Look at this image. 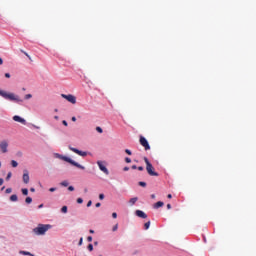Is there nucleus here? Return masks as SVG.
I'll return each instance as SVG.
<instances>
[{
	"label": "nucleus",
	"mask_w": 256,
	"mask_h": 256,
	"mask_svg": "<svg viewBox=\"0 0 256 256\" xmlns=\"http://www.w3.org/2000/svg\"><path fill=\"white\" fill-rule=\"evenodd\" d=\"M0 97H3V99H6L7 101H12L13 103H18L19 105L23 103V99L21 97L13 92H7L5 90L0 89Z\"/></svg>",
	"instance_id": "obj_1"
},
{
	"label": "nucleus",
	"mask_w": 256,
	"mask_h": 256,
	"mask_svg": "<svg viewBox=\"0 0 256 256\" xmlns=\"http://www.w3.org/2000/svg\"><path fill=\"white\" fill-rule=\"evenodd\" d=\"M55 159H60V161H65L66 163H69L70 165H73V167H77V169H81L82 171H85V166L79 164L78 162H75V160L63 156V154L54 153Z\"/></svg>",
	"instance_id": "obj_2"
},
{
	"label": "nucleus",
	"mask_w": 256,
	"mask_h": 256,
	"mask_svg": "<svg viewBox=\"0 0 256 256\" xmlns=\"http://www.w3.org/2000/svg\"><path fill=\"white\" fill-rule=\"evenodd\" d=\"M51 224H38L32 231L35 235H45L49 229H52Z\"/></svg>",
	"instance_id": "obj_3"
},
{
	"label": "nucleus",
	"mask_w": 256,
	"mask_h": 256,
	"mask_svg": "<svg viewBox=\"0 0 256 256\" xmlns=\"http://www.w3.org/2000/svg\"><path fill=\"white\" fill-rule=\"evenodd\" d=\"M144 161L146 163L147 173L150 174L151 177H159V173L155 172V168L153 167V164H151V162H149V159H147V157H145Z\"/></svg>",
	"instance_id": "obj_4"
},
{
	"label": "nucleus",
	"mask_w": 256,
	"mask_h": 256,
	"mask_svg": "<svg viewBox=\"0 0 256 256\" xmlns=\"http://www.w3.org/2000/svg\"><path fill=\"white\" fill-rule=\"evenodd\" d=\"M97 165L100 171H102L105 175H109V169H107V166H106L107 162L99 160L97 161Z\"/></svg>",
	"instance_id": "obj_5"
},
{
	"label": "nucleus",
	"mask_w": 256,
	"mask_h": 256,
	"mask_svg": "<svg viewBox=\"0 0 256 256\" xmlns=\"http://www.w3.org/2000/svg\"><path fill=\"white\" fill-rule=\"evenodd\" d=\"M8 147H9V140H1L0 141L1 153H8L9 152Z\"/></svg>",
	"instance_id": "obj_6"
},
{
	"label": "nucleus",
	"mask_w": 256,
	"mask_h": 256,
	"mask_svg": "<svg viewBox=\"0 0 256 256\" xmlns=\"http://www.w3.org/2000/svg\"><path fill=\"white\" fill-rule=\"evenodd\" d=\"M61 97L63 99H66V101H68L69 103H72V105H75V103H77V98L72 94H61Z\"/></svg>",
	"instance_id": "obj_7"
},
{
	"label": "nucleus",
	"mask_w": 256,
	"mask_h": 256,
	"mask_svg": "<svg viewBox=\"0 0 256 256\" xmlns=\"http://www.w3.org/2000/svg\"><path fill=\"white\" fill-rule=\"evenodd\" d=\"M68 149H70V151H73V153H76V155H80V157H87V152H83L77 148L68 146Z\"/></svg>",
	"instance_id": "obj_8"
},
{
	"label": "nucleus",
	"mask_w": 256,
	"mask_h": 256,
	"mask_svg": "<svg viewBox=\"0 0 256 256\" xmlns=\"http://www.w3.org/2000/svg\"><path fill=\"white\" fill-rule=\"evenodd\" d=\"M140 144L142 145V147L145 148L146 151H149V149H151V146H149V142L143 136L140 137Z\"/></svg>",
	"instance_id": "obj_9"
},
{
	"label": "nucleus",
	"mask_w": 256,
	"mask_h": 256,
	"mask_svg": "<svg viewBox=\"0 0 256 256\" xmlns=\"http://www.w3.org/2000/svg\"><path fill=\"white\" fill-rule=\"evenodd\" d=\"M13 121H16L17 123H21L22 125H27V120L25 118H22L21 116L15 115L13 116Z\"/></svg>",
	"instance_id": "obj_10"
},
{
	"label": "nucleus",
	"mask_w": 256,
	"mask_h": 256,
	"mask_svg": "<svg viewBox=\"0 0 256 256\" xmlns=\"http://www.w3.org/2000/svg\"><path fill=\"white\" fill-rule=\"evenodd\" d=\"M29 171L28 170H23V176H22V181L27 185L29 183Z\"/></svg>",
	"instance_id": "obj_11"
},
{
	"label": "nucleus",
	"mask_w": 256,
	"mask_h": 256,
	"mask_svg": "<svg viewBox=\"0 0 256 256\" xmlns=\"http://www.w3.org/2000/svg\"><path fill=\"white\" fill-rule=\"evenodd\" d=\"M135 215L137 217H140V219H147V214L143 212L142 210H136Z\"/></svg>",
	"instance_id": "obj_12"
},
{
	"label": "nucleus",
	"mask_w": 256,
	"mask_h": 256,
	"mask_svg": "<svg viewBox=\"0 0 256 256\" xmlns=\"http://www.w3.org/2000/svg\"><path fill=\"white\" fill-rule=\"evenodd\" d=\"M137 201H139L138 197H133L129 200V205L130 207H133V205H135V203H137Z\"/></svg>",
	"instance_id": "obj_13"
},
{
	"label": "nucleus",
	"mask_w": 256,
	"mask_h": 256,
	"mask_svg": "<svg viewBox=\"0 0 256 256\" xmlns=\"http://www.w3.org/2000/svg\"><path fill=\"white\" fill-rule=\"evenodd\" d=\"M19 254L20 255H26V256H35L31 252H27V251H24V250H20Z\"/></svg>",
	"instance_id": "obj_14"
},
{
	"label": "nucleus",
	"mask_w": 256,
	"mask_h": 256,
	"mask_svg": "<svg viewBox=\"0 0 256 256\" xmlns=\"http://www.w3.org/2000/svg\"><path fill=\"white\" fill-rule=\"evenodd\" d=\"M165 203L158 201L156 204H154V209H159V207H163Z\"/></svg>",
	"instance_id": "obj_15"
},
{
	"label": "nucleus",
	"mask_w": 256,
	"mask_h": 256,
	"mask_svg": "<svg viewBox=\"0 0 256 256\" xmlns=\"http://www.w3.org/2000/svg\"><path fill=\"white\" fill-rule=\"evenodd\" d=\"M18 200H19V198L17 197V194H13V195L10 196V201L16 202Z\"/></svg>",
	"instance_id": "obj_16"
},
{
	"label": "nucleus",
	"mask_w": 256,
	"mask_h": 256,
	"mask_svg": "<svg viewBox=\"0 0 256 256\" xmlns=\"http://www.w3.org/2000/svg\"><path fill=\"white\" fill-rule=\"evenodd\" d=\"M25 203H27V205H31V203H33V198L27 197V198L25 199Z\"/></svg>",
	"instance_id": "obj_17"
},
{
	"label": "nucleus",
	"mask_w": 256,
	"mask_h": 256,
	"mask_svg": "<svg viewBox=\"0 0 256 256\" xmlns=\"http://www.w3.org/2000/svg\"><path fill=\"white\" fill-rule=\"evenodd\" d=\"M62 187H69V182L67 180H64L60 183Z\"/></svg>",
	"instance_id": "obj_18"
},
{
	"label": "nucleus",
	"mask_w": 256,
	"mask_h": 256,
	"mask_svg": "<svg viewBox=\"0 0 256 256\" xmlns=\"http://www.w3.org/2000/svg\"><path fill=\"white\" fill-rule=\"evenodd\" d=\"M11 166L14 167V168H15V167H18V166H19V163H17V161H15V160H12V161H11Z\"/></svg>",
	"instance_id": "obj_19"
},
{
	"label": "nucleus",
	"mask_w": 256,
	"mask_h": 256,
	"mask_svg": "<svg viewBox=\"0 0 256 256\" xmlns=\"http://www.w3.org/2000/svg\"><path fill=\"white\" fill-rule=\"evenodd\" d=\"M21 191L23 195H29V190L27 188H23Z\"/></svg>",
	"instance_id": "obj_20"
},
{
	"label": "nucleus",
	"mask_w": 256,
	"mask_h": 256,
	"mask_svg": "<svg viewBox=\"0 0 256 256\" xmlns=\"http://www.w3.org/2000/svg\"><path fill=\"white\" fill-rule=\"evenodd\" d=\"M149 227H151V222L150 221H148V222H146L145 224H144V229H149Z\"/></svg>",
	"instance_id": "obj_21"
},
{
	"label": "nucleus",
	"mask_w": 256,
	"mask_h": 256,
	"mask_svg": "<svg viewBox=\"0 0 256 256\" xmlns=\"http://www.w3.org/2000/svg\"><path fill=\"white\" fill-rule=\"evenodd\" d=\"M11 177H13V173L8 172V174L6 176V181H9V179H11Z\"/></svg>",
	"instance_id": "obj_22"
},
{
	"label": "nucleus",
	"mask_w": 256,
	"mask_h": 256,
	"mask_svg": "<svg viewBox=\"0 0 256 256\" xmlns=\"http://www.w3.org/2000/svg\"><path fill=\"white\" fill-rule=\"evenodd\" d=\"M32 97H33L32 94H26V95L24 96V99L29 100V99H32Z\"/></svg>",
	"instance_id": "obj_23"
},
{
	"label": "nucleus",
	"mask_w": 256,
	"mask_h": 256,
	"mask_svg": "<svg viewBox=\"0 0 256 256\" xmlns=\"http://www.w3.org/2000/svg\"><path fill=\"white\" fill-rule=\"evenodd\" d=\"M67 211H68L67 206H63V207L61 208V212H62V213H67Z\"/></svg>",
	"instance_id": "obj_24"
},
{
	"label": "nucleus",
	"mask_w": 256,
	"mask_h": 256,
	"mask_svg": "<svg viewBox=\"0 0 256 256\" xmlns=\"http://www.w3.org/2000/svg\"><path fill=\"white\" fill-rule=\"evenodd\" d=\"M96 131H97V133H103V128L97 126Z\"/></svg>",
	"instance_id": "obj_25"
},
{
	"label": "nucleus",
	"mask_w": 256,
	"mask_h": 256,
	"mask_svg": "<svg viewBox=\"0 0 256 256\" xmlns=\"http://www.w3.org/2000/svg\"><path fill=\"white\" fill-rule=\"evenodd\" d=\"M16 157H19V158L23 157V152L22 151H18L16 153Z\"/></svg>",
	"instance_id": "obj_26"
},
{
	"label": "nucleus",
	"mask_w": 256,
	"mask_h": 256,
	"mask_svg": "<svg viewBox=\"0 0 256 256\" xmlns=\"http://www.w3.org/2000/svg\"><path fill=\"white\" fill-rule=\"evenodd\" d=\"M5 193L9 194V193H13V189L12 188H7L5 190Z\"/></svg>",
	"instance_id": "obj_27"
},
{
	"label": "nucleus",
	"mask_w": 256,
	"mask_h": 256,
	"mask_svg": "<svg viewBox=\"0 0 256 256\" xmlns=\"http://www.w3.org/2000/svg\"><path fill=\"white\" fill-rule=\"evenodd\" d=\"M87 249H88V251H93V244H89V245L87 246Z\"/></svg>",
	"instance_id": "obj_28"
},
{
	"label": "nucleus",
	"mask_w": 256,
	"mask_h": 256,
	"mask_svg": "<svg viewBox=\"0 0 256 256\" xmlns=\"http://www.w3.org/2000/svg\"><path fill=\"white\" fill-rule=\"evenodd\" d=\"M21 52L24 53V55H26V57H28V59L31 60V56H30L27 52H25V51H23V50H21Z\"/></svg>",
	"instance_id": "obj_29"
},
{
	"label": "nucleus",
	"mask_w": 256,
	"mask_h": 256,
	"mask_svg": "<svg viewBox=\"0 0 256 256\" xmlns=\"http://www.w3.org/2000/svg\"><path fill=\"white\" fill-rule=\"evenodd\" d=\"M140 187H147V183L145 182H139Z\"/></svg>",
	"instance_id": "obj_30"
},
{
	"label": "nucleus",
	"mask_w": 256,
	"mask_h": 256,
	"mask_svg": "<svg viewBox=\"0 0 256 256\" xmlns=\"http://www.w3.org/2000/svg\"><path fill=\"white\" fill-rule=\"evenodd\" d=\"M99 199L100 201H103V199H105V194H99Z\"/></svg>",
	"instance_id": "obj_31"
},
{
	"label": "nucleus",
	"mask_w": 256,
	"mask_h": 256,
	"mask_svg": "<svg viewBox=\"0 0 256 256\" xmlns=\"http://www.w3.org/2000/svg\"><path fill=\"white\" fill-rule=\"evenodd\" d=\"M117 229H119V226L116 224L113 226L112 231H117Z\"/></svg>",
	"instance_id": "obj_32"
},
{
	"label": "nucleus",
	"mask_w": 256,
	"mask_h": 256,
	"mask_svg": "<svg viewBox=\"0 0 256 256\" xmlns=\"http://www.w3.org/2000/svg\"><path fill=\"white\" fill-rule=\"evenodd\" d=\"M125 153H126L127 155H132V152H131V150H129V149H126V150H125Z\"/></svg>",
	"instance_id": "obj_33"
},
{
	"label": "nucleus",
	"mask_w": 256,
	"mask_h": 256,
	"mask_svg": "<svg viewBox=\"0 0 256 256\" xmlns=\"http://www.w3.org/2000/svg\"><path fill=\"white\" fill-rule=\"evenodd\" d=\"M49 191L50 193H55V191H57V188H50Z\"/></svg>",
	"instance_id": "obj_34"
},
{
	"label": "nucleus",
	"mask_w": 256,
	"mask_h": 256,
	"mask_svg": "<svg viewBox=\"0 0 256 256\" xmlns=\"http://www.w3.org/2000/svg\"><path fill=\"white\" fill-rule=\"evenodd\" d=\"M76 201L81 205V203H83V198H78Z\"/></svg>",
	"instance_id": "obj_35"
},
{
	"label": "nucleus",
	"mask_w": 256,
	"mask_h": 256,
	"mask_svg": "<svg viewBox=\"0 0 256 256\" xmlns=\"http://www.w3.org/2000/svg\"><path fill=\"white\" fill-rule=\"evenodd\" d=\"M87 241H88L89 243H91V241H93V237H92V236H88V237H87Z\"/></svg>",
	"instance_id": "obj_36"
},
{
	"label": "nucleus",
	"mask_w": 256,
	"mask_h": 256,
	"mask_svg": "<svg viewBox=\"0 0 256 256\" xmlns=\"http://www.w3.org/2000/svg\"><path fill=\"white\" fill-rule=\"evenodd\" d=\"M5 77H6V79H11V74L5 73Z\"/></svg>",
	"instance_id": "obj_37"
},
{
	"label": "nucleus",
	"mask_w": 256,
	"mask_h": 256,
	"mask_svg": "<svg viewBox=\"0 0 256 256\" xmlns=\"http://www.w3.org/2000/svg\"><path fill=\"white\" fill-rule=\"evenodd\" d=\"M68 191H75V187L69 186V187H68Z\"/></svg>",
	"instance_id": "obj_38"
},
{
	"label": "nucleus",
	"mask_w": 256,
	"mask_h": 256,
	"mask_svg": "<svg viewBox=\"0 0 256 256\" xmlns=\"http://www.w3.org/2000/svg\"><path fill=\"white\" fill-rule=\"evenodd\" d=\"M91 205H93V202L91 200H89L87 203V207H91Z\"/></svg>",
	"instance_id": "obj_39"
},
{
	"label": "nucleus",
	"mask_w": 256,
	"mask_h": 256,
	"mask_svg": "<svg viewBox=\"0 0 256 256\" xmlns=\"http://www.w3.org/2000/svg\"><path fill=\"white\" fill-rule=\"evenodd\" d=\"M78 245L81 246L83 245V238H80L79 242H78Z\"/></svg>",
	"instance_id": "obj_40"
},
{
	"label": "nucleus",
	"mask_w": 256,
	"mask_h": 256,
	"mask_svg": "<svg viewBox=\"0 0 256 256\" xmlns=\"http://www.w3.org/2000/svg\"><path fill=\"white\" fill-rule=\"evenodd\" d=\"M32 127H34V129H41V127L35 125V124H32Z\"/></svg>",
	"instance_id": "obj_41"
},
{
	"label": "nucleus",
	"mask_w": 256,
	"mask_h": 256,
	"mask_svg": "<svg viewBox=\"0 0 256 256\" xmlns=\"http://www.w3.org/2000/svg\"><path fill=\"white\" fill-rule=\"evenodd\" d=\"M126 163H131V158H125Z\"/></svg>",
	"instance_id": "obj_42"
},
{
	"label": "nucleus",
	"mask_w": 256,
	"mask_h": 256,
	"mask_svg": "<svg viewBox=\"0 0 256 256\" xmlns=\"http://www.w3.org/2000/svg\"><path fill=\"white\" fill-rule=\"evenodd\" d=\"M3 183H5V180H3V178H0V187L1 185H3Z\"/></svg>",
	"instance_id": "obj_43"
},
{
	"label": "nucleus",
	"mask_w": 256,
	"mask_h": 256,
	"mask_svg": "<svg viewBox=\"0 0 256 256\" xmlns=\"http://www.w3.org/2000/svg\"><path fill=\"white\" fill-rule=\"evenodd\" d=\"M113 219H117V214L115 212L112 213Z\"/></svg>",
	"instance_id": "obj_44"
},
{
	"label": "nucleus",
	"mask_w": 256,
	"mask_h": 256,
	"mask_svg": "<svg viewBox=\"0 0 256 256\" xmlns=\"http://www.w3.org/2000/svg\"><path fill=\"white\" fill-rule=\"evenodd\" d=\"M62 124L67 127V125H69L65 120L62 121Z\"/></svg>",
	"instance_id": "obj_45"
},
{
	"label": "nucleus",
	"mask_w": 256,
	"mask_h": 256,
	"mask_svg": "<svg viewBox=\"0 0 256 256\" xmlns=\"http://www.w3.org/2000/svg\"><path fill=\"white\" fill-rule=\"evenodd\" d=\"M167 198H168V199H173V195L168 194V195H167Z\"/></svg>",
	"instance_id": "obj_46"
},
{
	"label": "nucleus",
	"mask_w": 256,
	"mask_h": 256,
	"mask_svg": "<svg viewBox=\"0 0 256 256\" xmlns=\"http://www.w3.org/2000/svg\"><path fill=\"white\" fill-rule=\"evenodd\" d=\"M71 120H72L73 122H75V121H77V118H76L75 116H73V117L71 118Z\"/></svg>",
	"instance_id": "obj_47"
},
{
	"label": "nucleus",
	"mask_w": 256,
	"mask_h": 256,
	"mask_svg": "<svg viewBox=\"0 0 256 256\" xmlns=\"http://www.w3.org/2000/svg\"><path fill=\"white\" fill-rule=\"evenodd\" d=\"M123 171H129V167H127V166L124 167V168H123Z\"/></svg>",
	"instance_id": "obj_48"
},
{
	"label": "nucleus",
	"mask_w": 256,
	"mask_h": 256,
	"mask_svg": "<svg viewBox=\"0 0 256 256\" xmlns=\"http://www.w3.org/2000/svg\"><path fill=\"white\" fill-rule=\"evenodd\" d=\"M143 166L138 167V171H143Z\"/></svg>",
	"instance_id": "obj_49"
},
{
	"label": "nucleus",
	"mask_w": 256,
	"mask_h": 256,
	"mask_svg": "<svg viewBox=\"0 0 256 256\" xmlns=\"http://www.w3.org/2000/svg\"><path fill=\"white\" fill-rule=\"evenodd\" d=\"M31 193H35V188H30Z\"/></svg>",
	"instance_id": "obj_50"
},
{
	"label": "nucleus",
	"mask_w": 256,
	"mask_h": 256,
	"mask_svg": "<svg viewBox=\"0 0 256 256\" xmlns=\"http://www.w3.org/2000/svg\"><path fill=\"white\" fill-rule=\"evenodd\" d=\"M54 119H55L56 121H59V116H54Z\"/></svg>",
	"instance_id": "obj_51"
},
{
	"label": "nucleus",
	"mask_w": 256,
	"mask_h": 256,
	"mask_svg": "<svg viewBox=\"0 0 256 256\" xmlns=\"http://www.w3.org/2000/svg\"><path fill=\"white\" fill-rule=\"evenodd\" d=\"M38 209H43V204H40V205L38 206Z\"/></svg>",
	"instance_id": "obj_52"
},
{
	"label": "nucleus",
	"mask_w": 256,
	"mask_h": 256,
	"mask_svg": "<svg viewBox=\"0 0 256 256\" xmlns=\"http://www.w3.org/2000/svg\"><path fill=\"white\" fill-rule=\"evenodd\" d=\"M0 65H3V58H0Z\"/></svg>",
	"instance_id": "obj_53"
},
{
	"label": "nucleus",
	"mask_w": 256,
	"mask_h": 256,
	"mask_svg": "<svg viewBox=\"0 0 256 256\" xmlns=\"http://www.w3.org/2000/svg\"><path fill=\"white\" fill-rule=\"evenodd\" d=\"M89 189L84 188V193H88Z\"/></svg>",
	"instance_id": "obj_54"
},
{
	"label": "nucleus",
	"mask_w": 256,
	"mask_h": 256,
	"mask_svg": "<svg viewBox=\"0 0 256 256\" xmlns=\"http://www.w3.org/2000/svg\"><path fill=\"white\" fill-rule=\"evenodd\" d=\"M96 207H101V203H96Z\"/></svg>",
	"instance_id": "obj_55"
},
{
	"label": "nucleus",
	"mask_w": 256,
	"mask_h": 256,
	"mask_svg": "<svg viewBox=\"0 0 256 256\" xmlns=\"http://www.w3.org/2000/svg\"><path fill=\"white\" fill-rule=\"evenodd\" d=\"M94 245H95V247H97V245H99V242L95 241Z\"/></svg>",
	"instance_id": "obj_56"
},
{
	"label": "nucleus",
	"mask_w": 256,
	"mask_h": 256,
	"mask_svg": "<svg viewBox=\"0 0 256 256\" xmlns=\"http://www.w3.org/2000/svg\"><path fill=\"white\" fill-rule=\"evenodd\" d=\"M167 209H171V204H167Z\"/></svg>",
	"instance_id": "obj_57"
},
{
	"label": "nucleus",
	"mask_w": 256,
	"mask_h": 256,
	"mask_svg": "<svg viewBox=\"0 0 256 256\" xmlns=\"http://www.w3.org/2000/svg\"><path fill=\"white\" fill-rule=\"evenodd\" d=\"M89 233L93 234L95 233V230H89Z\"/></svg>",
	"instance_id": "obj_58"
},
{
	"label": "nucleus",
	"mask_w": 256,
	"mask_h": 256,
	"mask_svg": "<svg viewBox=\"0 0 256 256\" xmlns=\"http://www.w3.org/2000/svg\"><path fill=\"white\" fill-rule=\"evenodd\" d=\"M132 169H137V165H133V166H132Z\"/></svg>",
	"instance_id": "obj_59"
},
{
	"label": "nucleus",
	"mask_w": 256,
	"mask_h": 256,
	"mask_svg": "<svg viewBox=\"0 0 256 256\" xmlns=\"http://www.w3.org/2000/svg\"><path fill=\"white\" fill-rule=\"evenodd\" d=\"M151 199H155V194H152V195H151Z\"/></svg>",
	"instance_id": "obj_60"
},
{
	"label": "nucleus",
	"mask_w": 256,
	"mask_h": 256,
	"mask_svg": "<svg viewBox=\"0 0 256 256\" xmlns=\"http://www.w3.org/2000/svg\"><path fill=\"white\" fill-rule=\"evenodd\" d=\"M137 253H139V251H135V252L133 253V255H137Z\"/></svg>",
	"instance_id": "obj_61"
},
{
	"label": "nucleus",
	"mask_w": 256,
	"mask_h": 256,
	"mask_svg": "<svg viewBox=\"0 0 256 256\" xmlns=\"http://www.w3.org/2000/svg\"><path fill=\"white\" fill-rule=\"evenodd\" d=\"M55 113H57L59 110L58 109H54Z\"/></svg>",
	"instance_id": "obj_62"
},
{
	"label": "nucleus",
	"mask_w": 256,
	"mask_h": 256,
	"mask_svg": "<svg viewBox=\"0 0 256 256\" xmlns=\"http://www.w3.org/2000/svg\"><path fill=\"white\" fill-rule=\"evenodd\" d=\"M3 189H5V186H3V187L1 188V191H3Z\"/></svg>",
	"instance_id": "obj_63"
},
{
	"label": "nucleus",
	"mask_w": 256,
	"mask_h": 256,
	"mask_svg": "<svg viewBox=\"0 0 256 256\" xmlns=\"http://www.w3.org/2000/svg\"><path fill=\"white\" fill-rule=\"evenodd\" d=\"M0 168H1V162H0Z\"/></svg>",
	"instance_id": "obj_64"
}]
</instances>
